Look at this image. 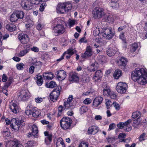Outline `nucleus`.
<instances>
[{"label":"nucleus","instance_id":"obj_1","mask_svg":"<svg viewBox=\"0 0 147 147\" xmlns=\"http://www.w3.org/2000/svg\"><path fill=\"white\" fill-rule=\"evenodd\" d=\"M72 7L71 3H59L57 7L56 10L58 13H64L67 12L71 9Z\"/></svg>","mask_w":147,"mask_h":147},{"label":"nucleus","instance_id":"obj_2","mask_svg":"<svg viewBox=\"0 0 147 147\" xmlns=\"http://www.w3.org/2000/svg\"><path fill=\"white\" fill-rule=\"evenodd\" d=\"M146 71L144 68H136L132 72V79L134 81L136 82L138 79L146 75Z\"/></svg>","mask_w":147,"mask_h":147},{"label":"nucleus","instance_id":"obj_3","mask_svg":"<svg viewBox=\"0 0 147 147\" xmlns=\"http://www.w3.org/2000/svg\"><path fill=\"white\" fill-rule=\"evenodd\" d=\"M72 122L71 119L69 117H63L60 121L61 126L64 130L69 129Z\"/></svg>","mask_w":147,"mask_h":147},{"label":"nucleus","instance_id":"obj_4","mask_svg":"<svg viewBox=\"0 0 147 147\" xmlns=\"http://www.w3.org/2000/svg\"><path fill=\"white\" fill-rule=\"evenodd\" d=\"M93 17L95 19L101 18L105 15L104 9L100 7H95L92 12Z\"/></svg>","mask_w":147,"mask_h":147},{"label":"nucleus","instance_id":"obj_5","mask_svg":"<svg viewBox=\"0 0 147 147\" xmlns=\"http://www.w3.org/2000/svg\"><path fill=\"white\" fill-rule=\"evenodd\" d=\"M127 85L124 82H120L117 84L116 90L117 92L121 94L125 93L127 90Z\"/></svg>","mask_w":147,"mask_h":147},{"label":"nucleus","instance_id":"obj_6","mask_svg":"<svg viewBox=\"0 0 147 147\" xmlns=\"http://www.w3.org/2000/svg\"><path fill=\"white\" fill-rule=\"evenodd\" d=\"M53 30L55 33V35L57 36L64 33L65 29L62 24H58L53 28Z\"/></svg>","mask_w":147,"mask_h":147},{"label":"nucleus","instance_id":"obj_7","mask_svg":"<svg viewBox=\"0 0 147 147\" xmlns=\"http://www.w3.org/2000/svg\"><path fill=\"white\" fill-rule=\"evenodd\" d=\"M9 108L13 113H16L20 109L17 102L15 100H12L9 104Z\"/></svg>","mask_w":147,"mask_h":147},{"label":"nucleus","instance_id":"obj_8","mask_svg":"<svg viewBox=\"0 0 147 147\" xmlns=\"http://www.w3.org/2000/svg\"><path fill=\"white\" fill-rule=\"evenodd\" d=\"M60 94V90L59 88L55 89L50 94V100L55 102L56 101Z\"/></svg>","mask_w":147,"mask_h":147},{"label":"nucleus","instance_id":"obj_9","mask_svg":"<svg viewBox=\"0 0 147 147\" xmlns=\"http://www.w3.org/2000/svg\"><path fill=\"white\" fill-rule=\"evenodd\" d=\"M92 54V48L90 46H88L86 48L85 52L82 54L81 57L83 59H86L91 56Z\"/></svg>","mask_w":147,"mask_h":147},{"label":"nucleus","instance_id":"obj_10","mask_svg":"<svg viewBox=\"0 0 147 147\" xmlns=\"http://www.w3.org/2000/svg\"><path fill=\"white\" fill-rule=\"evenodd\" d=\"M103 98L100 96L96 97L92 103V106L95 108L98 107L102 102Z\"/></svg>","mask_w":147,"mask_h":147},{"label":"nucleus","instance_id":"obj_11","mask_svg":"<svg viewBox=\"0 0 147 147\" xmlns=\"http://www.w3.org/2000/svg\"><path fill=\"white\" fill-rule=\"evenodd\" d=\"M19 96L23 101L28 99L29 97V92L27 90H22L20 92Z\"/></svg>","mask_w":147,"mask_h":147},{"label":"nucleus","instance_id":"obj_12","mask_svg":"<svg viewBox=\"0 0 147 147\" xmlns=\"http://www.w3.org/2000/svg\"><path fill=\"white\" fill-rule=\"evenodd\" d=\"M101 34L103 37H113L114 36L115 33L112 31L111 28H109L105 29Z\"/></svg>","mask_w":147,"mask_h":147},{"label":"nucleus","instance_id":"obj_13","mask_svg":"<svg viewBox=\"0 0 147 147\" xmlns=\"http://www.w3.org/2000/svg\"><path fill=\"white\" fill-rule=\"evenodd\" d=\"M69 80L71 82H78L79 80V78L78 74L76 73H71L69 75Z\"/></svg>","mask_w":147,"mask_h":147},{"label":"nucleus","instance_id":"obj_14","mask_svg":"<svg viewBox=\"0 0 147 147\" xmlns=\"http://www.w3.org/2000/svg\"><path fill=\"white\" fill-rule=\"evenodd\" d=\"M57 73V78L59 80H63L66 76V72L64 70H60Z\"/></svg>","mask_w":147,"mask_h":147},{"label":"nucleus","instance_id":"obj_15","mask_svg":"<svg viewBox=\"0 0 147 147\" xmlns=\"http://www.w3.org/2000/svg\"><path fill=\"white\" fill-rule=\"evenodd\" d=\"M98 127L95 126H92L89 127L87 131V133L88 134H95L98 131Z\"/></svg>","mask_w":147,"mask_h":147},{"label":"nucleus","instance_id":"obj_16","mask_svg":"<svg viewBox=\"0 0 147 147\" xmlns=\"http://www.w3.org/2000/svg\"><path fill=\"white\" fill-rule=\"evenodd\" d=\"M103 74L102 71L100 70L96 71L95 74V76L93 77L94 80L95 82H98L102 77Z\"/></svg>","mask_w":147,"mask_h":147},{"label":"nucleus","instance_id":"obj_17","mask_svg":"<svg viewBox=\"0 0 147 147\" xmlns=\"http://www.w3.org/2000/svg\"><path fill=\"white\" fill-rule=\"evenodd\" d=\"M146 75V74L144 76H142L140 78L138 79L136 81L139 84L142 85L145 84L147 83Z\"/></svg>","mask_w":147,"mask_h":147},{"label":"nucleus","instance_id":"obj_18","mask_svg":"<svg viewBox=\"0 0 147 147\" xmlns=\"http://www.w3.org/2000/svg\"><path fill=\"white\" fill-rule=\"evenodd\" d=\"M12 81V78H9L8 79L7 82L5 84V86L4 87H3V92L6 96L8 95V94L7 93V90L6 88H7L11 84Z\"/></svg>","mask_w":147,"mask_h":147},{"label":"nucleus","instance_id":"obj_19","mask_svg":"<svg viewBox=\"0 0 147 147\" xmlns=\"http://www.w3.org/2000/svg\"><path fill=\"white\" fill-rule=\"evenodd\" d=\"M44 134L45 136H47L45 139V142L47 144H49L52 140V135L51 134H49L47 131L44 132Z\"/></svg>","mask_w":147,"mask_h":147},{"label":"nucleus","instance_id":"obj_20","mask_svg":"<svg viewBox=\"0 0 147 147\" xmlns=\"http://www.w3.org/2000/svg\"><path fill=\"white\" fill-rule=\"evenodd\" d=\"M112 37H109L108 39H107V37H97L95 39V41L97 43L102 45L103 44L107 42V39H110Z\"/></svg>","mask_w":147,"mask_h":147},{"label":"nucleus","instance_id":"obj_21","mask_svg":"<svg viewBox=\"0 0 147 147\" xmlns=\"http://www.w3.org/2000/svg\"><path fill=\"white\" fill-rule=\"evenodd\" d=\"M127 62V60L126 58L123 57H121L118 61L117 64L119 66H125Z\"/></svg>","mask_w":147,"mask_h":147},{"label":"nucleus","instance_id":"obj_22","mask_svg":"<svg viewBox=\"0 0 147 147\" xmlns=\"http://www.w3.org/2000/svg\"><path fill=\"white\" fill-rule=\"evenodd\" d=\"M13 121H14L13 123H12L10 124V126L14 130H18L20 127V125L18 124V121H16V119L13 118L12 119Z\"/></svg>","mask_w":147,"mask_h":147},{"label":"nucleus","instance_id":"obj_23","mask_svg":"<svg viewBox=\"0 0 147 147\" xmlns=\"http://www.w3.org/2000/svg\"><path fill=\"white\" fill-rule=\"evenodd\" d=\"M41 114V111L36 107H34L32 109V116L34 117L39 116Z\"/></svg>","mask_w":147,"mask_h":147},{"label":"nucleus","instance_id":"obj_24","mask_svg":"<svg viewBox=\"0 0 147 147\" xmlns=\"http://www.w3.org/2000/svg\"><path fill=\"white\" fill-rule=\"evenodd\" d=\"M6 29L10 32H13L16 29V27L15 24H9L6 26Z\"/></svg>","mask_w":147,"mask_h":147},{"label":"nucleus","instance_id":"obj_25","mask_svg":"<svg viewBox=\"0 0 147 147\" xmlns=\"http://www.w3.org/2000/svg\"><path fill=\"white\" fill-rule=\"evenodd\" d=\"M107 54L110 57L114 56L116 53V51L111 47L108 48L106 51Z\"/></svg>","mask_w":147,"mask_h":147},{"label":"nucleus","instance_id":"obj_26","mask_svg":"<svg viewBox=\"0 0 147 147\" xmlns=\"http://www.w3.org/2000/svg\"><path fill=\"white\" fill-rule=\"evenodd\" d=\"M56 147H65V145L62 138H58L56 143Z\"/></svg>","mask_w":147,"mask_h":147},{"label":"nucleus","instance_id":"obj_27","mask_svg":"<svg viewBox=\"0 0 147 147\" xmlns=\"http://www.w3.org/2000/svg\"><path fill=\"white\" fill-rule=\"evenodd\" d=\"M5 147H9L8 144H7ZM11 147H24V146L20 143L19 142L16 140L12 142Z\"/></svg>","mask_w":147,"mask_h":147},{"label":"nucleus","instance_id":"obj_28","mask_svg":"<svg viewBox=\"0 0 147 147\" xmlns=\"http://www.w3.org/2000/svg\"><path fill=\"white\" fill-rule=\"evenodd\" d=\"M121 75L122 72L121 70L119 69L115 70L113 75L114 78L116 79H118Z\"/></svg>","mask_w":147,"mask_h":147},{"label":"nucleus","instance_id":"obj_29","mask_svg":"<svg viewBox=\"0 0 147 147\" xmlns=\"http://www.w3.org/2000/svg\"><path fill=\"white\" fill-rule=\"evenodd\" d=\"M18 19H23L24 18V13L22 11L16 10L15 11Z\"/></svg>","mask_w":147,"mask_h":147},{"label":"nucleus","instance_id":"obj_30","mask_svg":"<svg viewBox=\"0 0 147 147\" xmlns=\"http://www.w3.org/2000/svg\"><path fill=\"white\" fill-rule=\"evenodd\" d=\"M27 3L24 1H22L20 4L23 8L25 10H29L31 9L32 7L27 4Z\"/></svg>","mask_w":147,"mask_h":147},{"label":"nucleus","instance_id":"obj_31","mask_svg":"<svg viewBox=\"0 0 147 147\" xmlns=\"http://www.w3.org/2000/svg\"><path fill=\"white\" fill-rule=\"evenodd\" d=\"M43 76L44 78L46 80H51L54 77V75L51 73L50 72L47 74L45 73L43 74Z\"/></svg>","mask_w":147,"mask_h":147},{"label":"nucleus","instance_id":"obj_32","mask_svg":"<svg viewBox=\"0 0 147 147\" xmlns=\"http://www.w3.org/2000/svg\"><path fill=\"white\" fill-rule=\"evenodd\" d=\"M105 18L106 22L109 23L112 22H113L114 18L112 15H105Z\"/></svg>","mask_w":147,"mask_h":147},{"label":"nucleus","instance_id":"obj_33","mask_svg":"<svg viewBox=\"0 0 147 147\" xmlns=\"http://www.w3.org/2000/svg\"><path fill=\"white\" fill-rule=\"evenodd\" d=\"M112 91L109 88V87L106 86L103 90V94L104 96H109Z\"/></svg>","mask_w":147,"mask_h":147},{"label":"nucleus","instance_id":"obj_34","mask_svg":"<svg viewBox=\"0 0 147 147\" xmlns=\"http://www.w3.org/2000/svg\"><path fill=\"white\" fill-rule=\"evenodd\" d=\"M18 20L17 16L15 11L11 15L10 18V20L12 22H15Z\"/></svg>","mask_w":147,"mask_h":147},{"label":"nucleus","instance_id":"obj_35","mask_svg":"<svg viewBox=\"0 0 147 147\" xmlns=\"http://www.w3.org/2000/svg\"><path fill=\"white\" fill-rule=\"evenodd\" d=\"M73 105L71 103H69L66 102H64V110H67L72 108Z\"/></svg>","mask_w":147,"mask_h":147},{"label":"nucleus","instance_id":"obj_36","mask_svg":"<svg viewBox=\"0 0 147 147\" xmlns=\"http://www.w3.org/2000/svg\"><path fill=\"white\" fill-rule=\"evenodd\" d=\"M98 61V63L102 64L106 62L105 57L102 55H100L97 57Z\"/></svg>","mask_w":147,"mask_h":147},{"label":"nucleus","instance_id":"obj_37","mask_svg":"<svg viewBox=\"0 0 147 147\" xmlns=\"http://www.w3.org/2000/svg\"><path fill=\"white\" fill-rule=\"evenodd\" d=\"M30 50V48L28 47L24 50L20 51L18 54V56L20 57H22L26 55Z\"/></svg>","mask_w":147,"mask_h":147},{"label":"nucleus","instance_id":"obj_38","mask_svg":"<svg viewBox=\"0 0 147 147\" xmlns=\"http://www.w3.org/2000/svg\"><path fill=\"white\" fill-rule=\"evenodd\" d=\"M45 85L47 88H53L56 86V84L55 82L52 81L49 83H46Z\"/></svg>","mask_w":147,"mask_h":147},{"label":"nucleus","instance_id":"obj_39","mask_svg":"<svg viewBox=\"0 0 147 147\" xmlns=\"http://www.w3.org/2000/svg\"><path fill=\"white\" fill-rule=\"evenodd\" d=\"M141 113L139 111H136L133 113H132V117L133 118H137V120H138L139 118H141Z\"/></svg>","mask_w":147,"mask_h":147},{"label":"nucleus","instance_id":"obj_40","mask_svg":"<svg viewBox=\"0 0 147 147\" xmlns=\"http://www.w3.org/2000/svg\"><path fill=\"white\" fill-rule=\"evenodd\" d=\"M141 118H139L138 120L134 121L133 124V126L134 128H137L141 125Z\"/></svg>","mask_w":147,"mask_h":147},{"label":"nucleus","instance_id":"obj_41","mask_svg":"<svg viewBox=\"0 0 147 147\" xmlns=\"http://www.w3.org/2000/svg\"><path fill=\"white\" fill-rule=\"evenodd\" d=\"M32 135H33L34 136H35L38 133V129L36 125H33L32 126Z\"/></svg>","mask_w":147,"mask_h":147},{"label":"nucleus","instance_id":"obj_42","mask_svg":"<svg viewBox=\"0 0 147 147\" xmlns=\"http://www.w3.org/2000/svg\"><path fill=\"white\" fill-rule=\"evenodd\" d=\"M76 52L75 50H74L72 49H69L67 50L65 52L63 53V54L64 55L66 54H69L72 55Z\"/></svg>","mask_w":147,"mask_h":147},{"label":"nucleus","instance_id":"obj_43","mask_svg":"<svg viewBox=\"0 0 147 147\" xmlns=\"http://www.w3.org/2000/svg\"><path fill=\"white\" fill-rule=\"evenodd\" d=\"M138 48L137 44L136 43H134L132 44L131 46L130 49V51L132 52H134Z\"/></svg>","mask_w":147,"mask_h":147},{"label":"nucleus","instance_id":"obj_44","mask_svg":"<svg viewBox=\"0 0 147 147\" xmlns=\"http://www.w3.org/2000/svg\"><path fill=\"white\" fill-rule=\"evenodd\" d=\"M25 65L22 63H18L16 65L17 69L19 70H22L23 69Z\"/></svg>","mask_w":147,"mask_h":147},{"label":"nucleus","instance_id":"obj_45","mask_svg":"<svg viewBox=\"0 0 147 147\" xmlns=\"http://www.w3.org/2000/svg\"><path fill=\"white\" fill-rule=\"evenodd\" d=\"M19 37V39L21 42L23 44L26 43L29 40L28 37Z\"/></svg>","mask_w":147,"mask_h":147},{"label":"nucleus","instance_id":"obj_46","mask_svg":"<svg viewBox=\"0 0 147 147\" xmlns=\"http://www.w3.org/2000/svg\"><path fill=\"white\" fill-rule=\"evenodd\" d=\"M91 65L94 67L92 70L93 71H94L97 70L99 67V65L96 62H95L93 63Z\"/></svg>","mask_w":147,"mask_h":147},{"label":"nucleus","instance_id":"obj_47","mask_svg":"<svg viewBox=\"0 0 147 147\" xmlns=\"http://www.w3.org/2000/svg\"><path fill=\"white\" fill-rule=\"evenodd\" d=\"M118 5V3L117 2H115L111 1L109 3V5L112 8H115L117 7Z\"/></svg>","mask_w":147,"mask_h":147},{"label":"nucleus","instance_id":"obj_48","mask_svg":"<svg viewBox=\"0 0 147 147\" xmlns=\"http://www.w3.org/2000/svg\"><path fill=\"white\" fill-rule=\"evenodd\" d=\"M78 147H88V142L84 141H82Z\"/></svg>","mask_w":147,"mask_h":147},{"label":"nucleus","instance_id":"obj_49","mask_svg":"<svg viewBox=\"0 0 147 147\" xmlns=\"http://www.w3.org/2000/svg\"><path fill=\"white\" fill-rule=\"evenodd\" d=\"M109 96L111 98L115 99L117 98V96L116 94L113 91H111Z\"/></svg>","mask_w":147,"mask_h":147},{"label":"nucleus","instance_id":"obj_50","mask_svg":"<svg viewBox=\"0 0 147 147\" xmlns=\"http://www.w3.org/2000/svg\"><path fill=\"white\" fill-rule=\"evenodd\" d=\"M45 1H43L42 3H41V5L40 8L39 10L41 11H42L44 10V9L45 7L46 6V3H45Z\"/></svg>","mask_w":147,"mask_h":147},{"label":"nucleus","instance_id":"obj_51","mask_svg":"<svg viewBox=\"0 0 147 147\" xmlns=\"http://www.w3.org/2000/svg\"><path fill=\"white\" fill-rule=\"evenodd\" d=\"M63 110H64V107H63L62 106L60 105L58 107V116H60L61 115L62 111Z\"/></svg>","mask_w":147,"mask_h":147},{"label":"nucleus","instance_id":"obj_52","mask_svg":"<svg viewBox=\"0 0 147 147\" xmlns=\"http://www.w3.org/2000/svg\"><path fill=\"white\" fill-rule=\"evenodd\" d=\"M111 101L109 100H107L105 102V105L107 108V109H109L111 107Z\"/></svg>","mask_w":147,"mask_h":147},{"label":"nucleus","instance_id":"obj_53","mask_svg":"<svg viewBox=\"0 0 147 147\" xmlns=\"http://www.w3.org/2000/svg\"><path fill=\"white\" fill-rule=\"evenodd\" d=\"M16 121H18V124H19V125H20V126L22 127V126L24 125L25 123L24 121L22 119L19 120V119H16Z\"/></svg>","mask_w":147,"mask_h":147},{"label":"nucleus","instance_id":"obj_54","mask_svg":"<svg viewBox=\"0 0 147 147\" xmlns=\"http://www.w3.org/2000/svg\"><path fill=\"white\" fill-rule=\"evenodd\" d=\"M113 105L116 110H118L120 109V106L119 104L115 102H113Z\"/></svg>","mask_w":147,"mask_h":147},{"label":"nucleus","instance_id":"obj_55","mask_svg":"<svg viewBox=\"0 0 147 147\" xmlns=\"http://www.w3.org/2000/svg\"><path fill=\"white\" fill-rule=\"evenodd\" d=\"M92 102V100L90 98H86L84 101V103L86 105L90 104Z\"/></svg>","mask_w":147,"mask_h":147},{"label":"nucleus","instance_id":"obj_56","mask_svg":"<svg viewBox=\"0 0 147 147\" xmlns=\"http://www.w3.org/2000/svg\"><path fill=\"white\" fill-rule=\"evenodd\" d=\"M35 143L34 141H29L27 142V144L29 146L32 147L34 146Z\"/></svg>","mask_w":147,"mask_h":147},{"label":"nucleus","instance_id":"obj_57","mask_svg":"<svg viewBox=\"0 0 147 147\" xmlns=\"http://www.w3.org/2000/svg\"><path fill=\"white\" fill-rule=\"evenodd\" d=\"M145 135L146 134L144 133H143L141 135L139 138V141L141 142L144 140Z\"/></svg>","mask_w":147,"mask_h":147},{"label":"nucleus","instance_id":"obj_58","mask_svg":"<svg viewBox=\"0 0 147 147\" xmlns=\"http://www.w3.org/2000/svg\"><path fill=\"white\" fill-rule=\"evenodd\" d=\"M35 102L38 103H41L42 101V99L41 97H37L35 99Z\"/></svg>","mask_w":147,"mask_h":147},{"label":"nucleus","instance_id":"obj_59","mask_svg":"<svg viewBox=\"0 0 147 147\" xmlns=\"http://www.w3.org/2000/svg\"><path fill=\"white\" fill-rule=\"evenodd\" d=\"M44 26L40 23H38L36 26V28L38 30H41L44 27Z\"/></svg>","mask_w":147,"mask_h":147},{"label":"nucleus","instance_id":"obj_60","mask_svg":"<svg viewBox=\"0 0 147 147\" xmlns=\"http://www.w3.org/2000/svg\"><path fill=\"white\" fill-rule=\"evenodd\" d=\"M81 111L83 113L86 112L88 110L87 107L85 106H83L81 107Z\"/></svg>","mask_w":147,"mask_h":147},{"label":"nucleus","instance_id":"obj_61","mask_svg":"<svg viewBox=\"0 0 147 147\" xmlns=\"http://www.w3.org/2000/svg\"><path fill=\"white\" fill-rule=\"evenodd\" d=\"M35 67L33 65L30 66L29 69V72L31 74H33L34 72Z\"/></svg>","mask_w":147,"mask_h":147},{"label":"nucleus","instance_id":"obj_62","mask_svg":"<svg viewBox=\"0 0 147 147\" xmlns=\"http://www.w3.org/2000/svg\"><path fill=\"white\" fill-rule=\"evenodd\" d=\"M117 126L119 129H122L125 126L124 123L120 122L117 124Z\"/></svg>","mask_w":147,"mask_h":147},{"label":"nucleus","instance_id":"obj_63","mask_svg":"<svg viewBox=\"0 0 147 147\" xmlns=\"http://www.w3.org/2000/svg\"><path fill=\"white\" fill-rule=\"evenodd\" d=\"M25 113L28 115H32V109L26 110L25 111Z\"/></svg>","mask_w":147,"mask_h":147},{"label":"nucleus","instance_id":"obj_64","mask_svg":"<svg viewBox=\"0 0 147 147\" xmlns=\"http://www.w3.org/2000/svg\"><path fill=\"white\" fill-rule=\"evenodd\" d=\"M126 134L124 133H120L118 136V138H124L126 137Z\"/></svg>","mask_w":147,"mask_h":147}]
</instances>
